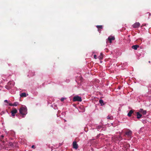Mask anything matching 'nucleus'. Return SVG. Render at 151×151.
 Here are the masks:
<instances>
[{
    "mask_svg": "<svg viewBox=\"0 0 151 151\" xmlns=\"http://www.w3.org/2000/svg\"><path fill=\"white\" fill-rule=\"evenodd\" d=\"M20 114L22 115L23 117H24L27 114V109L25 106L21 107L19 109Z\"/></svg>",
    "mask_w": 151,
    "mask_h": 151,
    "instance_id": "obj_1",
    "label": "nucleus"
},
{
    "mask_svg": "<svg viewBox=\"0 0 151 151\" xmlns=\"http://www.w3.org/2000/svg\"><path fill=\"white\" fill-rule=\"evenodd\" d=\"M14 82L13 81H9L6 86L5 88L8 90H9L14 86Z\"/></svg>",
    "mask_w": 151,
    "mask_h": 151,
    "instance_id": "obj_2",
    "label": "nucleus"
},
{
    "mask_svg": "<svg viewBox=\"0 0 151 151\" xmlns=\"http://www.w3.org/2000/svg\"><path fill=\"white\" fill-rule=\"evenodd\" d=\"M73 101H82V99L81 97L78 96H74L73 99Z\"/></svg>",
    "mask_w": 151,
    "mask_h": 151,
    "instance_id": "obj_3",
    "label": "nucleus"
},
{
    "mask_svg": "<svg viewBox=\"0 0 151 151\" xmlns=\"http://www.w3.org/2000/svg\"><path fill=\"white\" fill-rule=\"evenodd\" d=\"M17 111L15 108H13L11 111V113L12 116H14L15 115V114L17 112Z\"/></svg>",
    "mask_w": 151,
    "mask_h": 151,
    "instance_id": "obj_4",
    "label": "nucleus"
},
{
    "mask_svg": "<svg viewBox=\"0 0 151 151\" xmlns=\"http://www.w3.org/2000/svg\"><path fill=\"white\" fill-rule=\"evenodd\" d=\"M115 39L114 37L113 36H110L108 38V40L110 43H111L112 41L114 40Z\"/></svg>",
    "mask_w": 151,
    "mask_h": 151,
    "instance_id": "obj_5",
    "label": "nucleus"
},
{
    "mask_svg": "<svg viewBox=\"0 0 151 151\" xmlns=\"http://www.w3.org/2000/svg\"><path fill=\"white\" fill-rule=\"evenodd\" d=\"M132 133V132L129 129H128V130L125 132V135L128 136H130Z\"/></svg>",
    "mask_w": 151,
    "mask_h": 151,
    "instance_id": "obj_6",
    "label": "nucleus"
},
{
    "mask_svg": "<svg viewBox=\"0 0 151 151\" xmlns=\"http://www.w3.org/2000/svg\"><path fill=\"white\" fill-rule=\"evenodd\" d=\"M140 23L138 22H136L133 25V27L134 28H137L140 26Z\"/></svg>",
    "mask_w": 151,
    "mask_h": 151,
    "instance_id": "obj_7",
    "label": "nucleus"
},
{
    "mask_svg": "<svg viewBox=\"0 0 151 151\" xmlns=\"http://www.w3.org/2000/svg\"><path fill=\"white\" fill-rule=\"evenodd\" d=\"M73 148L77 149L78 147V145L76 141H74L73 143Z\"/></svg>",
    "mask_w": 151,
    "mask_h": 151,
    "instance_id": "obj_8",
    "label": "nucleus"
},
{
    "mask_svg": "<svg viewBox=\"0 0 151 151\" xmlns=\"http://www.w3.org/2000/svg\"><path fill=\"white\" fill-rule=\"evenodd\" d=\"M139 112L142 113L143 115H145L147 113L146 110H144L143 109H140L139 110Z\"/></svg>",
    "mask_w": 151,
    "mask_h": 151,
    "instance_id": "obj_9",
    "label": "nucleus"
},
{
    "mask_svg": "<svg viewBox=\"0 0 151 151\" xmlns=\"http://www.w3.org/2000/svg\"><path fill=\"white\" fill-rule=\"evenodd\" d=\"M20 95L21 97H26L28 95V94H26V93H20Z\"/></svg>",
    "mask_w": 151,
    "mask_h": 151,
    "instance_id": "obj_10",
    "label": "nucleus"
},
{
    "mask_svg": "<svg viewBox=\"0 0 151 151\" xmlns=\"http://www.w3.org/2000/svg\"><path fill=\"white\" fill-rule=\"evenodd\" d=\"M137 118L138 119H139L141 118L142 116V115L139 113V112H137L136 113Z\"/></svg>",
    "mask_w": 151,
    "mask_h": 151,
    "instance_id": "obj_11",
    "label": "nucleus"
},
{
    "mask_svg": "<svg viewBox=\"0 0 151 151\" xmlns=\"http://www.w3.org/2000/svg\"><path fill=\"white\" fill-rule=\"evenodd\" d=\"M139 47V45H133L132 46V48L135 50L137 49V48Z\"/></svg>",
    "mask_w": 151,
    "mask_h": 151,
    "instance_id": "obj_12",
    "label": "nucleus"
},
{
    "mask_svg": "<svg viewBox=\"0 0 151 151\" xmlns=\"http://www.w3.org/2000/svg\"><path fill=\"white\" fill-rule=\"evenodd\" d=\"M133 112V111L132 110H131L129 111V112L128 113L127 115L129 116H131Z\"/></svg>",
    "mask_w": 151,
    "mask_h": 151,
    "instance_id": "obj_13",
    "label": "nucleus"
},
{
    "mask_svg": "<svg viewBox=\"0 0 151 151\" xmlns=\"http://www.w3.org/2000/svg\"><path fill=\"white\" fill-rule=\"evenodd\" d=\"M34 75V73L33 72H29V73L28 75V76L29 77L32 76Z\"/></svg>",
    "mask_w": 151,
    "mask_h": 151,
    "instance_id": "obj_14",
    "label": "nucleus"
},
{
    "mask_svg": "<svg viewBox=\"0 0 151 151\" xmlns=\"http://www.w3.org/2000/svg\"><path fill=\"white\" fill-rule=\"evenodd\" d=\"M99 58L100 60H101L103 58V54L102 53H101L100 54V55L99 57Z\"/></svg>",
    "mask_w": 151,
    "mask_h": 151,
    "instance_id": "obj_15",
    "label": "nucleus"
},
{
    "mask_svg": "<svg viewBox=\"0 0 151 151\" xmlns=\"http://www.w3.org/2000/svg\"><path fill=\"white\" fill-rule=\"evenodd\" d=\"M99 103L101 104V105L102 106L104 104L103 101L102 99H100L99 100Z\"/></svg>",
    "mask_w": 151,
    "mask_h": 151,
    "instance_id": "obj_16",
    "label": "nucleus"
},
{
    "mask_svg": "<svg viewBox=\"0 0 151 151\" xmlns=\"http://www.w3.org/2000/svg\"><path fill=\"white\" fill-rule=\"evenodd\" d=\"M107 118L108 119H113V117L111 116H108Z\"/></svg>",
    "mask_w": 151,
    "mask_h": 151,
    "instance_id": "obj_17",
    "label": "nucleus"
},
{
    "mask_svg": "<svg viewBox=\"0 0 151 151\" xmlns=\"http://www.w3.org/2000/svg\"><path fill=\"white\" fill-rule=\"evenodd\" d=\"M96 27L98 29H102L103 28V26L102 25H97Z\"/></svg>",
    "mask_w": 151,
    "mask_h": 151,
    "instance_id": "obj_18",
    "label": "nucleus"
},
{
    "mask_svg": "<svg viewBox=\"0 0 151 151\" xmlns=\"http://www.w3.org/2000/svg\"><path fill=\"white\" fill-rule=\"evenodd\" d=\"M19 104V103L17 102H15L13 104V106H17Z\"/></svg>",
    "mask_w": 151,
    "mask_h": 151,
    "instance_id": "obj_19",
    "label": "nucleus"
},
{
    "mask_svg": "<svg viewBox=\"0 0 151 151\" xmlns=\"http://www.w3.org/2000/svg\"><path fill=\"white\" fill-rule=\"evenodd\" d=\"M4 137V136L3 135H2L0 137V141H2V139H3V138Z\"/></svg>",
    "mask_w": 151,
    "mask_h": 151,
    "instance_id": "obj_20",
    "label": "nucleus"
},
{
    "mask_svg": "<svg viewBox=\"0 0 151 151\" xmlns=\"http://www.w3.org/2000/svg\"><path fill=\"white\" fill-rule=\"evenodd\" d=\"M9 105L11 106H13V104L10 103L9 104Z\"/></svg>",
    "mask_w": 151,
    "mask_h": 151,
    "instance_id": "obj_21",
    "label": "nucleus"
},
{
    "mask_svg": "<svg viewBox=\"0 0 151 151\" xmlns=\"http://www.w3.org/2000/svg\"><path fill=\"white\" fill-rule=\"evenodd\" d=\"M65 99V98H61V101H63Z\"/></svg>",
    "mask_w": 151,
    "mask_h": 151,
    "instance_id": "obj_22",
    "label": "nucleus"
},
{
    "mask_svg": "<svg viewBox=\"0 0 151 151\" xmlns=\"http://www.w3.org/2000/svg\"><path fill=\"white\" fill-rule=\"evenodd\" d=\"M94 58L95 59H96V55H94Z\"/></svg>",
    "mask_w": 151,
    "mask_h": 151,
    "instance_id": "obj_23",
    "label": "nucleus"
},
{
    "mask_svg": "<svg viewBox=\"0 0 151 151\" xmlns=\"http://www.w3.org/2000/svg\"><path fill=\"white\" fill-rule=\"evenodd\" d=\"M9 144L11 146L13 145V144L12 143H9Z\"/></svg>",
    "mask_w": 151,
    "mask_h": 151,
    "instance_id": "obj_24",
    "label": "nucleus"
},
{
    "mask_svg": "<svg viewBox=\"0 0 151 151\" xmlns=\"http://www.w3.org/2000/svg\"><path fill=\"white\" fill-rule=\"evenodd\" d=\"M35 146H34V145H32V148H35Z\"/></svg>",
    "mask_w": 151,
    "mask_h": 151,
    "instance_id": "obj_25",
    "label": "nucleus"
},
{
    "mask_svg": "<svg viewBox=\"0 0 151 151\" xmlns=\"http://www.w3.org/2000/svg\"><path fill=\"white\" fill-rule=\"evenodd\" d=\"M4 101L5 102L8 103V101L7 100H5Z\"/></svg>",
    "mask_w": 151,
    "mask_h": 151,
    "instance_id": "obj_26",
    "label": "nucleus"
},
{
    "mask_svg": "<svg viewBox=\"0 0 151 151\" xmlns=\"http://www.w3.org/2000/svg\"><path fill=\"white\" fill-rule=\"evenodd\" d=\"M98 127H99V128H100H100H101V127L98 126Z\"/></svg>",
    "mask_w": 151,
    "mask_h": 151,
    "instance_id": "obj_27",
    "label": "nucleus"
},
{
    "mask_svg": "<svg viewBox=\"0 0 151 151\" xmlns=\"http://www.w3.org/2000/svg\"><path fill=\"white\" fill-rule=\"evenodd\" d=\"M125 64H127V63H125Z\"/></svg>",
    "mask_w": 151,
    "mask_h": 151,
    "instance_id": "obj_28",
    "label": "nucleus"
}]
</instances>
